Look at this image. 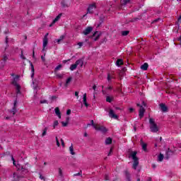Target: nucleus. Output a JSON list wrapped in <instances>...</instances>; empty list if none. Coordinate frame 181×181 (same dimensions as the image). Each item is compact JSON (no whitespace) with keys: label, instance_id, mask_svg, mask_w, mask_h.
<instances>
[{"label":"nucleus","instance_id":"bb28decb","mask_svg":"<svg viewBox=\"0 0 181 181\" xmlns=\"http://www.w3.org/2000/svg\"><path fill=\"white\" fill-rule=\"evenodd\" d=\"M29 171L28 169L23 168V167L21 168V173L22 175H26Z\"/></svg>","mask_w":181,"mask_h":181},{"label":"nucleus","instance_id":"f704fd0d","mask_svg":"<svg viewBox=\"0 0 181 181\" xmlns=\"http://www.w3.org/2000/svg\"><path fill=\"white\" fill-rule=\"evenodd\" d=\"M58 170H59V175L62 177L63 176V170H62V168H59Z\"/></svg>","mask_w":181,"mask_h":181},{"label":"nucleus","instance_id":"7ed1b4c3","mask_svg":"<svg viewBox=\"0 0 181 181\" xmlns=\"http://www.w3.org/2000/svg\"><path fill=\"white\" fill-rule=\"evenodd\" d=\"M137 107H140V109L139 110V118H143L145 114V107H146L145 102L143 101L141 103V105L139 103H137Z\"/></svg>","mask_w":181,"mask_h":181},{"label":"nucleus","instance_id":"f257e3e1","mask_svg":"<svg viewBox=\"0 0 181 181\" xmlns=\"http://www.w3.org/2000/svg\"><path fill=\"white\" fill-rule=\"evenodd\" d=\"M136 151H132L129 155V158H132V159L133 160L134 163L132 165V168L135 170H136V168H138L139 165V160L138 159V157H136Z\"/></svg>","mask_w":181,"mask_h":181},{"label":"nucleus","instance_id":"69168bd1","mask_svg":"<svg viewBox=\"0 0 181 181\" xmlns=\"http://www.w3.org/2000/svg\"><path fill=\"white\" fill-rule=\"evenodd\" d=\"M107 90H112V88L111 86H109L107 88Z\"/></svg>","mask_w":181,"mask_h":181},{"label":"nucleus","instance_id":"09e8293b","mask_svg":"<svg viewBox=\"0 0 181 181\" xmlns=\"http://www.w3.org/2000/svg\"><path fill=\"white\" fill-rule=\"evenodd\" d=\"M90 124H91V125L93 127V128H94V126H97V124H94V120H91V121H90Z\"/></svg>","mask_w":181,"mask_h":181},{"label":"nucleus","instance_id":"1a4fd4ad","mask_svg":"<svg viewBox=\"0 0 181 181\" xmlns=\"http://www.w3.org/2000/svg\"><path fill=\"white\" fill-rule=\"evenodd\" d=\"M91 32H93V28L88 27L83 31V34L85 35V36H87V35H90Z\"/></svg>","mask_w":181,"mask_h":181},{"label":"nucleus","instance_id":"39448f33","mask_svg":"<svg viewBox=\"0 0 181 181\" xmlns=\"http://www.w3.org/2000/svg\"><path fill=\"white\" fill-rule=\"evenodd\" d=\"M94 129L96 131H100V132H103V134H105V132H107L108 130L104 126H100L99 124H97L96 126H94Z\"/></svg>","mask_w":181,"mask_h":181},{"label":"nucleus","instance_id":"4468645a","mask_svg":"<svg viewBox=\"0 0 181 181\" xmlns=\"http://www.w3.org/2000/svg\"><path fill=\"white\" fill-rule=\"evenodd\" d=\"M160 108L163 112H168V107H166V105L160 103Z\"/></svg>","mask_w":181,"mask_h":181},{"label":"nucleus","instance_id":"de8ad7c7","mask_svg":"<svg viewBox=\"0 0 181 181\" xmlns=\"http://www.w3.org/2000/svg\"><path fill=\"white\" fill-rule=\"evenodd\" d=\"M11 116H8V115L4 117V119H11Z\"/></svg>","mask_w":181,"mask_h":181},{"label":"nucleus","instance_id":"9b49d317","mask_svg":"<svg viewBox=\"0 0 181 181\" xmlns=\"http://www.w3.org/2000/svg\"><path fill=\"white\" fill-rule=\"evenodd\" d=\"M62 13H59L52 21V23L49 25V27L52 28L56 23V22H58V21H60V18H62Z\"/></svg>","mask_w":181,"mask_h":181},{"label":"nucleus","instance_id":"864d4df0","mask_svg":"<svg viewBox=\"0 0 181 181\" xmlns=\"http://www.w3.org/2000/svg\"><path fill=\"white\" fill-rule=\"evenodd\" d=\"M78 46H79V49H80V47L83 46V42H78Z\"/></svg>","mask_w":181,"mask_h":181},{"label":"nucleus","instance_id":"79ce46f5","mask_svg":"<svg viewBox=\"0 0 181 181\" xmlns=\"http://www.w3.org/2000/svg\"><path fill=\"white\" fill-rule=\"evenodd\" d=\"M21 58L23 59V60H26V57L23 56V51L21 52Z\"/></svg>","mask_w":181,"mask_h":181},{"label":"nucleus","instance_id":"0e129e2a","mask_svg":"<svg viewBox=\"0 0 181 181\" xmlns=\"http://www.w3.org/2000/svg\"><path fill=\"white\" fill-rule=\"evenodd\" d=\"M66 122L69 123V121H70V118L69 117H66Z\"/></svg>","mask_w":181,"mask_h":181},{"label":"nucleus","instance_id":"72a5a7b5","mask_svg":"<svg viewBox=\"0 0 181 181\" xmlns=\"http://www.w3.org/2000/svg\"><path fill=\"white\" fill-rule=\"evenodd\" d=\"M106 101H107V103H111V101H112V98H111V97H110V96H107L106 98Z\"/></svg>","mask_w":181,"mask_h":181},{"label":"nucleus","instance_id":"2eb2a0df","mask_svg":"<svg viewBox=\"0 0 181 181\" xmlns=\"http://www.w3.org/2000/svg\"><path fill=\"white\" fill-rule=\"evenodd\" d=\"M77 66H80V67H83L84 64V59H79L76 62Z\"/></svg>","mask_w":181,"mask_h":181},{"label":"nucleus","instance_id":"7c9ffc66","mask_svg":"<svg viewBox=\"0 0 181 181\" xmlns=\"http://www.w3.org/2000/svg\"><path fill=\"white\" fill-rule=\"evenodd\" d=\"M129 33V31H128V30L122 31V36H127V35Z\"/></svg>","mask_w":181,"mask_h":181},{"label":"nucleus","instance_id":"ddd939ff","mask_svg":"<svg viewBox=\"0 0 181 181\" xmlns=\"http://www.w3.org/2000/svg\"><path fill=\"white\" fill-rule=\"evenodd\" d=\"M13 180H19L21 177H25L24 175H19L18 174H16V173H14L13 174Z\"/></svg>","mask_w":181,"mask_h":181},{"label":"nucleus","instance_id":"0eeeda50","mask_svg":"<svg viewBox=\"0 0 181 181\" xmlns=\"http://www.w3.org/2000/svg\"><path fill=\"white\" fill-rule=\"evenodd\" d=\"M109 117L110 118H113L114 119H118V116L115 115V112H114V110H112V109H110L109 111Z\"/></svg>","mask_w":181,"mask_h":181},{"label":"nucleus","instance_id":"393cba45","mask_svg":"<svg viewBox=\"0 0 181 181\" xmlns=\"http://www.w3.org/2000/svg\"><path fill=\"white\" fill-rule=\"evenodd\" d=\"M76 69H77V64L75 63V64L71 65V66H70L71 71H74V70H76Z\"/></svg>","mask_w":181,"mask_h":181},{"label":"nucleus","instance_id":"e433bc0d","mask_svg":"<svg viewBox=\"0 0 181 181\" xmlns=\"http://www.w3.org/2000/svg\"><path fill=\"white\" fill-rule=\"evenodd\" d=\"M56 76L57 77V78H63V74H57Z\"/></svg>","mask_w":181,"mask_h":181},{"label":"nucleus","instance_id":"5701e85b","mask_svg":"<svg viewBox=\"0 0 181 181\" xmlns=\"http://www.w3.org/2000/svg\"><path fill=\"white\" fill-rule=\"evenodd\" d=\"M148 63H144L143 65L141 66V70H148Z\"/></svg>","mask_w":181,"mask_h":181},{"label":"nucleus","instance_id":"b1692460","mask_svg":"<svg viewBox=\"0 0 181 181\" xmlns=\"http://www.w3.org/2000/svg\"><path fill=\"white\" fill-rule=\"evenodd\" d=\"M69 151H70L71 155H76V153H74V148H73V144H71L69 146Z\"/></svg>","mask_w":181,"mask_h":181},{"label":"nucleus","instance_id":"a19ab883","mask_svg":"<svg viewBox=\"0 0 181 181\" xmlns=\"http://www.w3.org/2000/svg\"><path fill=\"white\" fill-rule=\"evenodd\" d=\"M62 127H67L69 125V123L67 122H62Z\"/></svg>","mask_w":181,"mask_h":181},{"label":"nucleus","instance_id":"8fccbe9b","mask_svg":"<svg viewBox=\"0 0 181 181\" xmlns=\"http://www.w3.org/2000/svg\"><path fill=\"white\" fill-rule=\"evenodd\" d=\"M70 114H71V110H68L66 111V115H70Z\"/></svg>","mask_w":181,"mask_h":181},{"label":"nucleus","instance_id":"c03bdc74","mask_svg":"<svg viewBox=\"0 0 181 181\" xmlns=\"http://www.w3.org/2000/svg\"><path fill=\"white\" fill-rule=\"evenodd\" d=\"M56 142H57V146H60V142H59V139L57 137L55 138Z\"/></svg>","mask_w":181,"mask_h":181},{"label":"nucleus","instance_id":"f3484780","mask_svg":"<svg viewBox=\"0 0 181 181\" xmlns=\"http://www.w3.org/2000/svg\"><path fill=\"white\" fill-rule=\"evenodd\" d=\"M172 151H170V149L168 148L165 153V159H168L169 158H170V155H172Z\"/></svg>","mask_w":181,"mask_h":181},{"label":"nucleus","instance_id":"58836bf2","mask_svg":"<svg viewBox=\"0 0 181 181\" xmlns=\"http://www.w3.org/2000/svg\"><path fill=\"white\" fill-rule=\"evenodd\" d=\"M8 60V55L4 54L3 56V61L6 62Z\"/></svg>","mask_w":181,"mask_h":181},{"label":"nucleus","instance_id":"e2e57ef3","mask_svg":"<svg viewBox=\"0 0 181 181\" xmlns=\"http://www.w3.org/2000/svg\"><path fill=\"white\" fill-rule=\"evenodd\" d=\"M40 179H41V180H43V179H45V177L43 176H42V175H40Z\"/></svg>","mask_w":181,"mask_h":181},{"label":"nucleus","instance_id":"052dcab7","mask_svg":"<svg viewBox=\"0 0 181 181\" xmlns=\"http://www.w3.org/2000/svg\"><path fill=\"white\" fill-rule=\"evenodd\" d=\"M49 36V33H47L45 34V35L44 36V37H46V39H47V37Z\"/></svg>","mask_w":181,"mask_h":181},{"label":"nucleus","instance_id":"c85d7f7f","mask_svg":"<svg viewBox=\"0 0 181 181\" xmlns=\"http://www.w3.org/2000/svg\"><path fill=\"white\" fill-rule=\"evenodd\" d=\"M131 2V0H123L121 1L122 5H127V4H129Z\"/></svg>","mask_w":181,"mask_h":181},{"label":"nucleus","instance_id":"5fc2aeb1","mask_svg":"<svg viewBox=\"0 0 181 181\" xmlns=\"http://www.w3.org/2000/svg\"><path fill=\"white\" fill-rule=\"evenodd\" d=\"M112 152V148L110 149V151L109 153L107 154V156H110Z\"/></svg>","mask_w":181,"mask_h":181},{"label":"nucleus","instance_id":"4d7b16f0","mask_svg":"<svg viewBox=\"0 0 181 181\" xmlns=\"http://www.w3.org/2000/svg\"><path fill=\"white\" fill-rule=\"evenodd\" d=\"M75 95H76V97H77V98H78V92H75Z\"/></svg>","mask_w":181,"mask_h":181},{"label":"nucleus","instance_id":"6e6552de","mask_svg":"<svg viewBox=\"0 0 181 181\" xmlns=\"http://www.w3.org/2000/svg\"><path fill=\"white\" fill-rule=\"evenodd\" d=\"M71 4L70 0H63L62 1V5L64 8H69L70 6V4Z\"/></svg>","mask_w":181,"mask_h":181},{"label":"nucleus","instance_id":"f8f14e48","mask_svg":"<svg viewBox=\"0 0 181 181\" xmlns=\"http://www.w3.org/2000/svg\"><path fill=\"white\" fill-rule=\"evenodd\" d=\"M48 40L46 37L43 38V44H42V52H46V46H47Z\"/></svg>","mask_w":181,"mask_h":181},{"label":"nucleus","instance_id":"774afa93","mask_svg":"<svg viewBox=\"0 0 181 181\" xmlns=\"http://www.w3.org/2000/svg\"><path fill=\"white\" fill-rule=\"evenodd\" d=\"M6 43L8 45V37H6Z\"/></svg>","mask_w":181,"mask_h":181},{"label":"nucleus","instance_id":"ea45409f","mask_svg":"<svg viewBox=\"0 0 181 181\" xmlns=\"http://www.w3.org/2000/svg\"><path fill=\"white\" fill-rule=\"evenodd\" d=\"M82 173L83 171L81 170L79 173L74 174V176H81Z\"/></svg>","mask_w":181,"mask_h":181},{"label":"nucleus","instance_id":"4c0bfd02","mask_svg":"<svg viewBox=\"0 0 181 181\" xmlns=\"http://www.w3.org/2000/svg\"><path fill=\"white\" fill-rule=\"evenodd\" d=\"M9 111H11V110H7V115H8V117H11V118H12V117H13V115L12 114V112L9 113Z\"/></svg>","mask_w":181,"mask_h":181},{"label":"nucleus","instance_id":"a211bd4d","mask_svg":"<svg viewBox=\"0 0 181 181\" xmlns=\"http://www.w3.org/2000/svg\"><path fill=\"white\" fill-rule=\"evenodd\" d=\"M83 104L86 107H88V103H87V93L83 94Z\"/></svg>","mask_w":181,"mask_h":181},{"label":"nucleus","instance_id":"a878e982","mask_svg":"<svg viewBox=\"0 0 181 181\" xmlns=\"http://www.w3.org/2000/svg\"><path fill=\"white\" fill-rule=\"evenodd\" d=\"M163 154L160 153V155L158 156V162H162V160H163Z\"/></svg>","mask_w":181,"mask_h":181},{"label":"nucleus","instance_id":"680f3d73","mask_svg":"<svg viewBox=\"0 0 181 181\" xmlns=\"http://www.w3.org/2000/svg\"><path fill=\"white\" fill-rule=\"evenodd\" d=\"M152 168H153V169H156V165L152 164Z\"/></svg>","mask_w":181,"mask_h":181},{"label":"nucleus","instance_id":"603ef678","mask_svg":"<svg viewBox=\"0 0 181 181\" xmlns=\"http://www.w3.org/2000/svg\"><path fill=\"white\" fill-rule=\"evenodd\" d=\"M61 144L62 146H64V140H63V139H61Z\"/></svg>","mask_w":181,"mask_h":181},{"label":"nucleus","instance_id":"2f4dec72","mask_svg":"<svg viewBox=\"0 0 181 181\" xmlns=\"http://www.w3.org/2000/svg\"><path fill=\"white\" fill-rule=\"evenodd\" d=\"M124 175H125V176H126V177H127V179H129L130 175H129V173L128 172V170H125V171H124Z\"/></svg>","mask_w":181,"mask_h":181},{"label":"nucleus","instance_id":"412c9836","mask_svg":"<svg viewBox=\"0 0 181 181\" xmlns=\"http://www.w3.org/2000/svg\"><path fill=\"white\" fill-rule=\"evenodd\" d=\"M105 144V145H110V144H112V139H111L110 137L106 139Z\"/></svg>","mask_w":181,"mask_h":181},{"label":"nucleus","instance_id":"6ab92c4d","mask_svg":"<svg viewBox=\"0 0 181 181\" xmlns=\"http://www.w3.org/2000/svg\"><path fill=\"white\" fill-rule=\"evenodd\" d=\"M55 114L59 118H62V114L60 113V110L59 107L55 108Z\"/></svg>","mask_w":181,"mask_h":181},{"label":"nucleus","instance_id":"cd10ccee","mask_svg":"<svg viewBox=\"0 0 181 181\" xmlns=\"http://www.w3.org/2000/svg\"><path fill=\"white\" fill-rule=\"evenodd\" d=\"M47 134V127H45L43 130H42V136H46Z\"/></svg>","mask_w":181,"mask_h":181},{"label":"nucleus","instance_id":"f03ea898","mask_svg":"<svg viewBox=\"0 0 181 181\" xmlns=\"http://www.w3.org/2000/svg\"><path fill=\"white\" fill-rule=\"evenodd\" d=\"M149 124H150V131L151 132H153L156 134L159 131V127H158V124L155 122V119L150 118L149 119Z\"/></svg>","mask_w":181,"mask_h":181},{"label":"nucleus","instance_id":"20e7f679","mask_svg":"<svg viewBox=\"0 0 181 181\" xmlns=\"http://www.w3.org/2000/svg\"><path fill=\"white\" fill-rule=\"evenodd\" d=\"M18 80H19V76L17 75L16 77H14L13 81H12V84L16 87V93L21 94V86L18 84Z\"/></svg>","mask_w":181,"mask_h":181},{"label":"nucleus","instance_id":"9d476101","mask_svg":"<svg viewBox=\"0 0 181 181\" xmlns=\"http://www.w3.org/2000/svg\"><path fill=\"white\" fill-rule=\"evenodd\" d=\"M16 104H18V102L15 100L12 110H8V114H10V112H12L13 115L16 114Z\"/></svg>","mask_w":181,"mask_h":181},{"label":"nucleus","instance_id":"338daca9","mask_svg":"<svg viewBox=\"0 0 181 181\" xmlns=\"http://www.w3.org/2000/svg\"><path fill=\"white\" fill-rule=\"evenodd\" d=\"M95 88H97V86L94 85L93 87V89L95 90Z\"/></svg>","mask_w":181,"mask_h":181},{"label":"nucleus","instance_id":"49530a36","mask_svg":"<svg viewBox=\"0 0 181 181\" xmlns=\"http://www.w3.org/2000/svg\"><path fill=\"white\" fill-rule=\"evenodd\" d=\"M33 84H34V90H37V84L35 83V81H33Z\"/></svg>","mask_w":181,"mask_h":181},{"label":"nucleus","instance_id":"6e6d98bb","mask_svg":"<svg viewBox=\"0 0 181 181\" xmlns=\"http://www.w3.org/2000/svg\"><path fill=\"white\" fill-rule=\"evenodd\" d=\"M57 43H60V42H62V40H60V38L56 40Z\"/></svg>","mask_w":181,"mask_h":181},{"label":"nucleus","instance_id":"aec40b11","mask_svg":"<svg viewBox=\"0 0 181 181\" xmlns=\"http://www.w3.org/2000/svg\"><path fill=\"white\" fill-rule=\"evenodd\" d=\"M141 148L143 151L146 152V146H147L146 144H145L142 139L141 140Z\"/></svg>","mask_w":181,"mask_h":181},{"label":"nucleus","instance_id":"a18cd8bd","mask_svg":"<svg viewBox=\"0 0 181 181\" xmlns=\"http://www.w3.org/2000/svg\"><path fill=\"white\" fill-rule=\"evenodd\" d=\"M40 104H48L47 100H40Z\"/></svg>","mask_w":181,"mask_h":181},{"label":"nucleus","instance_id":"c756f323","mask_svg":"<svg viewBox=\"0 0 181 181\" xmlns=\"http://www.w3.org/2000/svg\"><path fill=\"white\" fill-rule=\"evenodd\" d=\"M70 83H71V77H69L66 79V84H65L66 87H67V86H69Z\"/></svg>","mask_w":181,"mask_h":181},{"label":"nucleus","instance_id":"dca6fc26","mask_svg":"<svg viewBox=\"0 0 181 181\" xmlns=\"http://www.w3.org/2000/svg\"><path fill=\"white\" fill-rule=\"evenodd\" d=\"M30 66L31 69V78H33V76H35V66L32 62L30 63Z\"/></svg>","mask_w":181,"mask_h":181},{"label":"nucleus","instance_id":"37998d69","mask_svg":"<svg viewBox=\"0 0 181 181\" xmlns=\"http://www.w3.org/2000/svg\"><path fill=\"white\" fill-rule=\"evenodd\" d=\"M61 68H62V64H59V65H58V66L55 68V71H59Z\"/></svg>","mask_w":181,"mask_h":181},{"label":"nucleus","instance_id":"4be33fe9","mask_svg":"<svg viewBox=\"0 0 181 181\" xmlns=\"http://www.w3.org/2000/svg\"><path fill=\"white\" fill-rule=\"evenodd\" d=\"M124 64V61L122 59H117L116 62V66L119 67V66Z\"/></svg>","mask_w":181,"mask_h":181},{"label":"nucleus","instance_id":"13d9d810","mask_svg":"<svg viewBox=\"0 0 181 181\" xmlns=\"http://www.w3.org/2000/svg\"><path fill=\"white\" fill-rule=\"evenodd\" d=\"M60 40H63V39H64V35H62L60 37H59Z\"/></svg>","mask_w":181,"mask_h":181},{"label":"nucleus","instance_id":"3c124183","mask_svg":"<svg viewBox=\"0 0 181 181\" xmlns=\"http://www.w3.org/2000/svg\"><path fill=\"white\" fill-rule=\"evenodd\" d=\"M111 76L110 74L107 75V81H111Z\"/></svg>","mask_w":181,"mask_h":181},{"label":"nucleus","instance_id":"473e14b6","mask_svg":"<svg viewBox=\"0 0 181 181\" xmlns=\"http://www.w3.org/2000/svg\"><path fill=\"white\" fill-rule=\"evenodd\" d=\"M59 125V122L57 120H55L53 124V128H56Z\"/></svg>","mask_w":181,"mask_h":181},{"label":"nucleus","instance_id":"bf43d9fd","mask_svg":"<svg viewBox=\"0 0 181 181\" xmlns=\"http://www.w3.org/2000/svg\"><path fill=\"white\" fill-rule=\"evenodd\" d=\"M129 111L130 112H132L134 111V108L130 107V108L129 109Z\"/></svg>","mask_w":181,"mask_h":181},{"label":"nucleus","instance_id":"c9c22d12","mask_svg":"<svg viewBox=\"0 0 181 181\" xmlns=\"http://www.w3.org/2000/svg\"><path fill=\"white\" fill-rule=\"evenodd\" d=\"M56 98H57V97H56V96L49 97V100H51V103H53V101H54V100H56Z\"/></svg>","mask_w":181,"mask_h":181},{"label":"nucleus","instance_id":"423d86ee","mask_svg":"<svg viewBox=\"0 0 181 181\" xmlns=\"http://www.w3.org/2000/svg\"><path fill=\"white\" fill-rule=\"evenodd\" d=\"M97 8L95 4L89 5L87 9V13H94V10Z\"/></svg>","mask_w":181,"mask_h":181}]
</instances>
